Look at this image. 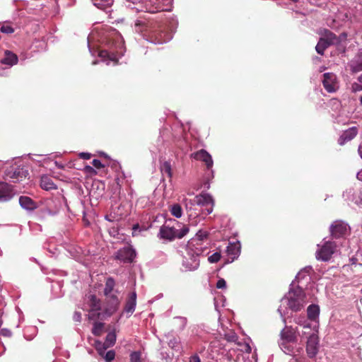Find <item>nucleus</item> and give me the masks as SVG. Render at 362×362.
<instances>
[{"label":"nucleus","mask_w":362,"mask_h":362,"mask_svg":"<svg viewBox=\"0 0 362 362\" xmlns=\"http://www.w3.org/2000/svg\"><path fill=\"white\" fill-rule=\"evenodd\" d=\"M88 47L91 55L96 53L101 60L109 65L110 62L117 64L125 52L124 40L115 28L105 27L101 31L93 30L88 37Z\"/></svg>","instance_id":"obj_1"},{"label":"nucleus","mask_w":362,"mask_h":362,"mask_svg":"<svg viewBox=\"0 0 362 362\" xmlns=\"http://www.w3.org/2000/svg\"><path fill=\"white\" fill-rule=\"evenodd\" d=\"M135 4L134 7L139 11H143L145 14L139 16L134 22V30L145 36L153 34L158 27L157 23L150 17L148 13H156L163 11H169L173 0H127Z\"/></svg>","instance_id":"obj_2"},{"label":"nucleus","mask_w":362,"mask_h":362,"mask_svg":"<svg viewBox=\"0 0 362 362\" xmlns=\"http://www.w3.org/2000/svg\"><path fill=\"white\" fill-rule=\"evenodd\" d=\"M208 232L199 230L194 238L186 245V253L183 257L182 266L186 271H194L199 266V257L204 255L206 247L203 240L208 236Z\"/></svg>","instance_id":"obj_3"},{"label":"nucleus","mask_w":362,"mask_h":362,"mask_svg":"<svg viewBox=\"0 0 362 362\" xmlns=\"http://www.w3.org/2000/svg\"><path fill=\"white\" fill-rule=\"evenodd\" d=\"M284 300H286L288 308L295 312L300 310L309 301L302 286H296L294 281L291 284L289 291L282 301Z\"/></svg>","instance_id":"obj_4"},{"label":"nucleus","mask_w":362,"mask_h":362,"mask_svg":"<svg viewBox=\"0 0 362 362\" xmlns=\"http://www.w3.org/2000/svg\"><path fill=\"white\" fill-rule=\"evenodd\" d=\"M337 251V245L334 241L326 240L325 238L322 244L317 245L315 257L317 260L327 262Z\"/></svg>","instance_id":"obj_5"},{"label":"nucleus","mask_w":362,"mask_h":362,"mask_svg":"<svg viewBox=\"0 0 362 362\" xmlns=\"http://www.w3.org/2000/svg\"><path fill=\"white\" fill-rule=\"evenodd\" d=\"M329 231L332 238H343L349 235L350 227L346 222L337 220L331 224Z\"/></svg>","instance_id":"obj_6"},{"label":"nucleus","mask_w":362,"mask_h":362,"mask_svg":"<svg viewBox=\"0 0 362 362\" xmlns=\"http://www.w3.org/2000/svg\"><path fill=\"white\" fill-rule=\"evenodd\" d=\"M197 206H206L203 214L206 216L212 213L214 206V200L211 194L202 193L194 197V201Z\"/></svg>","instance_id":"obj_7"},{"label":"nucleus","mask_w":362,"mask_h":362,"mask_svg":"<svg viewBox=\"0 0 362 362\" xmlns=\"http://www.w3.org/2000/svg\"><path fill=\"white\" fill-rule=\"evenodd\" d=\"M28 174L27 169L20 166L11 168L5 173L6 179L12 182H20L24 180Z\"/></svg>","instance_id":"obj_8"},{"label":"nucleus","mask_w":362,"mask_h":362,"mask_svg":"<svg viewBox=\"0 0 362 362\" xmlns=\"http://www.w3.org/2000/svg\"><path fill=\"white\" fill-rule=\"evenodd\" d=\"M303 334H308V340L306 344V352L310 358H314L319 348V340L317 335L314 331L307 332L304 331Z\"/></svg>","instance_id":"obj_9"},{"label":"nucleus","mask_w":362,"mask_h":362,"mask_svg":"<svg viewBox=\"0 0 362 362\" xmlns=\"http://www.w3.org/2000/svg\"><path fill=\"white\" fill-rule=\"evenodd\" d=\"M322 84L328 93H334L339 88L337 78L334 73H325L323 74Z\"/></svg>","instance_id":"obj_10"},{"label":"nucleus","mask_w":362,"mask_h":362,"mask_svg":"<svg viewBox=\"0 0 362 362\" xmlns=\"http://www.w3.org/2000/svg\"><path fill=\"white\" fill-rule=\"evenodd\" d=\"M337 40L336 35L330 32L327 31L326 34V37H321L318 41L315 50L319 54L322 55L324 54V51L329 47L330 45H333Z\"/></svg>","instance_id":"obj_11"},{"label":"nucleus","mask_w":362,"mask_h":362,"mask_svg":"<svg viewBox=\"0 0 362 362\" xmlns=\"http://www.w3.org/2000/svg\"><path fill=\"white\" fill-rule=\"evenodd\" d=\"M135 256L136 252L130 246H125L115 253V259L122 262H132Z\"/></svg>","instance_id":"obj_12"},{"label":"nucleus","mask_w":362,"mask_h":362,"mask_svg":"<svg viewBox=\"0 0 362 362\" xmlns=\"http://www.w3.org/2000/svg\"><path fill=\"white\" fill-rule=\"evenodd\" d=\"M241 252V245L240 241H236L228 243L226 248V252L228 255L227 263H231L235 259H238Z\"/></svg>","instance_id":"obj_13"},{"label":"nucleus","mask_w":362,"mask_h":362,"mask_svg":"<svg viewBox=\"0 0 362 362\" xmlns=\"http://www.w3.org/2000/svg\"><path fill=\"white\" fill-rule=\"evenodd\" d=\"M45 212L51 216L58 213L61 208V202L59 199L48 198L45 201Z\"/></svg>","instance_id":"obj_14"},{"label":"nucleus","mask_w":362,"mask_h":362,"mask_svg":"<svg viewBox=\"0 0 362 362\" xmlns=\"http://www.w3.org/2000/svg\"><path fill=\"white\" fill-rule=\"evenodd\" d=\"M192 156L197 160L204 162L208 170L211 169L214 161L211 156L204 149L199 150L193 153Z\"/></svg>","instance_id":"obj_15"},{"label":"nucleus","mask_w":362,"mask_h":362,"mask_svg":"<svg viewBox=\"0 0 362 362\" xmlns=\"http://www.w3.org/2000/svg\"><path fill=\"white\" fill-rule=\"evenodd\" d=\"M160 238L168 240H173L178 235V230L168 226H163L160 227L158 234Z\"/></svg>","instance_id":"obj_16"},{"label":"nucleus","mask_w":362,"mask_h":362,"mask_svg":"<svg viewBox=\"0 0 362 362\" xmlns=\"http://www.w3.org/2000/svg\"><path fill=\"white\" fill-rule=\"evenodd\" d=\"M13 195V190L9 185L4 182H0V202L9 201Z\"/></svg>","instance_id":"obj_17"},{"label":"nucleus","mask_w":362,"mask_h":362,"mask_svg":"<svg viewBox=\"0 0 362 362\" xmlns=\"http://www.w3.org/2000/svg\"><path fill=\"white\" fill-rule=\"evenodd\" d=\"M358 134V129L356 127H351L345 130L338 139V144L340 146L345 144L346 142L352 140Z\"/></svg>","instance_id":"obj_18"},{"label":"nucleus","mask_w":362,"mask_h":362,"mask_svg":"<svg viewBox=\"0 0 362 362\" xmlns=\"http://www.w3.org/2000/svg\"><path fill=\"white\" fill-rule=\"evenodd\" d=\"M281 339L286 342H294L296 340V330L292 327L285 326L281 331Z\"/></svg>","instance_id":"obj_19"},{"label":"nucleus","mask_w":362,"mask_h":362,"mask_svg":"<svg viewBox=\"0 0 362 362\" xmlns=\"http://www.w3.org/2000/svg\"><path fill=\"white\" fill-rule=\"evenodd\" d=\"M18 62L17 55L9 50L5 51L4 57L1 59L0 62L8 68H11L16 64Z\"/></svg>","instance_id":"obj_20"},{"label":"nucleus","mask_w":362,"mask_h":362,"mask_svg":"<svg viewBox=\"0 0 362 362\" xmlns=\"http://www.w3.org/2000/svg\"><path fill=\"white\" fill-rule=\"evenodd\" d=\"M136 305V293L135 291L131 293L126 302L124 312L129 314L130 316L135 310Z\"/></svg>","instance_id":"obj_21"},{"label":"nucleus","mask_w":362,"mask_h":362,"mask_svg":"<svg viewBox=\"0 0 362 362\" xmlns=\"http://www.w3.org/2000/svg\"><path fill=\"white\" fill-rule=\"evenodd\" d=\"M19 204L23 209L27 211H33L37 208L36 203L31 198L26 196L19 197Z\"/></svg>","instance_id":"obj_22"},{"label":"nucleus","mask_w":362,"mask_h":362,"mask_svg":"<svg viewBox=\"0 0 362 362\" xmlns=\"http://www.w3.org/2000/svg\"><path fill=\"white\" fill-rule=\"evenodd\" d=\"M88 303L90 307V313L96 312L99 315V311L101 310V302L95 295H90Z\"/></svg>","instance_id":"obj_23"},{"label":"nucleus","mask_w":362,"mask_h":362,"mask_svg":"<svg viewBox=\"0 0 362 362\" xmlns=\"http://www.w3.org/2000/svg\"><path fill=\"white\" fill-rule=\"evenodd\" d=\"M349 65L352 72L357 73L362 71V52L350 62Z\"/></svg>","instance_id":"obj_24"},{"label":"nucleus","mask_w":362,"mask_h":362,"mask_svg":"<svg viewBox=\"0 0 362 362\" xmlns=\"http://www.w3.org/2000/svg\"><path fill=\"white\" fill-rule=\"evenodd\" d=\"M40 187L42 189L47 191L57 189V186L54 183L52 179L47 175H43L41 177Z\"/></svg>","instance_id":"obj_25"},{"label":"nucleus","mask_w":362,"mask_h":362,"mask_svg":"<svg viewBox=\"0 0 362 362\" xmlns=\"http://www.w3.org/2000/svg\"><path fill=\"white\" fill-rule=\"evenodd\" d=\"M307 315L309 320L316 321L319 318L320 307L316 304L310 305L307 309Z\"/></svg>","instance_id":"obj_26"},{"label":"nucleus","mask_w":362,"mask_h":362,"mask_svg":"<svg viewBox=\"0 0 362 362\" xmlns=\"http://www.w3.org/2000/svg\"><path fill=\"white\" fill-rule=\"evenodd\" d=\"M94 6L97 8L107 11V9L110 8L113 4V0H92Z\"/></svg>","instance_id":"obj_27"},{"label":"nucleus","mask_w":362,"mask_h":362,"mask_svg":"<svg viewBox=\"0 0 362 362\" xmlns=\"http://www.w3.org/2000/svg\"><path fill=\"white\" fill-rule=\"evenodd\" d=\"M120 301L115 303L113 300H107V307L105 308V313L108 315H112L118 310Z\"/></svg>","instance_id":"obj_28"},{"label":"nucleus","mask_w":362,"mask_h":362,"mask_svg":"<svg viewBox=\"0 0 362 362\" xmlns=\"http://www.w3.org/2000/svg\"><path fill=\"white\" fill-rule=\"evenodd\" d=\"M115 286V281L112 277H108L106 279L105 288H104V295L109 296L110 293L115 291L114 290Z\"/></svg>","instance_id":"obj_29"},{"label":"nucleus","mask_w":362,"mask_h":362,"mask_svg":"<svg viewBox=\"0 0 362 362\" xmlns=\"http://www.w3.org/2000/svg\"><path fill=\"white\" fill-rule=\"evenodd\" d=\"M37 328L35 326L28 327L24 331V338L28 341H31L36 336Z\"/></svg>","instance_id":"obj_30"},{"label":"nucleus","mask_w":362,"mask_h":362,"mask_svg":"<svg viewBox=\"0 0 362 362\" xmlns=\"http://www.w3.org/2000/svg\"><path fill=\"white\" fill-rule=\"evenodd\" d=\"M165 337L167 338L170 337V339H169V340L168 341V346L174 350H178V349L180 347V340L177 338H176L175 337H173L170 333L166 334Z\"/></svg>","instance_id":"obj_31"},{"label":"nucleus","mask_w":362,"mask_h":362,"mask_svg":"<svg viewBox=\"0 0 362 362\" xmlns=\"http://www.w3.org/2000/svg\"><path fill=\"white\" fill-rule=\"evenodd\" d=\"M95 347L100 356H103L106 349L109 348V346L105 342H101L98 340L95 341Z\"/></svg>","instance_id":"obj_32"},{"label":"nucleus","mask_w":362,"mask_h":362,"mask_svg":"<svg viewBox=\"0 0 362 362\" xmlns=\"http://www.w3.org/2000/svg\"><path fill=\"white\" fill-rule=\"evenodd\" d=\"M160 170L163 174L167 175L169 177H171L173 175L171 165L170 162L165 161L160 166Z\"/></svg>","instance_id":"obj_33"},{"label":"nucleus","mask_w":362,"mask_h":362,"mask_svg":"<svg viewBox=\"0 0 362 362\" xmlns=\"http://www.w3.org/2000/svg\"><path fill=\"white\" fill-rule=\"evenodd\" d=\"M116 341V334L114 332H109L105 338V343L109 346H112Z\"/></svg>","instance_id":"obj_34"},{"label":"nucleus","mask_w":362,"mask_h":362,"mask_svg":"<svg viewBox=\"0 0 362 362\" xmlns=\"http://www.w3.org/2000/svg\"><path fill=\"white\" fill-rule=\"evenodd\" d=\"M170 212L176 218H180L182 215V209L179 204H174L171 206Z\"/></svg>","instance_id":"obj_35"},{"label":"nucleus","mask_w":362,"mask_h":362,"mask_svg":"<svg viewBox=\"0 0 362 362\" xmlns=\"http://www.w3.org/2000/svg\"><path fill=\"white\" fill-rule=\"evenodd\" d=\"M104 324L103 322H95L92 329V333L95 336H100L102 333Z\"/></svg>","instance_id":"obj_36"},{"label":"nucleus","mask_w":362,"mask_h":362,"mask_svg":"<svg viewBox=\"0 0 362 362\" xmlns=\"http://www.w3.org/2000/svg\"><path fill=\"white\" fill-rule=\"evenodd\" d=\"M296 322L300 326L303 327L305 329H309L308 332H312L311 326L310 322H308L304 317L303 318H298L296 320Z\"/></svg>","instance_id":"obj_37"},{"label":"nucleus","mask_w":362,"mask_h":362,"mask_svg":"<svg viewBox=\"0 0 362 362\" xmlns=\"http://www.w3.org/2000/svg\"><path fill=\"white\" fill-rule=\"evenodd\" d=\"M194 201V197L193 199H185L184 202L185 205V208L187 211L193 210V207L197 205V203Z\"/></svg>","instance_id":"obj_38"},{"label":"nucleus","mask_w":362,"mask_h":362,"mask_svg":"<svg viewBox=\"0 0 362 362\" xmlns=\"http://www.w3.org/2000/svg\"><path fill=\"white\" fill-rule=\"evenodd\" d=\"M106 362H111L115 359V352L113 350H110L107 352L105 353L103 356Z\"/></svg>","instance_id":"obj_39"},{"label":"nucleus","mask_w":362,"mask_h":362,"mask_svg":"<svg viewBox=\"0 0 362 362\" xmlns=\"http://www.w3.org/2000/svg\"><path fill=\"white\" fill-rule=\"evenodd\" d=\"M221 257V253L216 252L208 257V261L210 263H216L220 260Z\"/></svg>","instance_id":"obj_40"},{"label":"nucleus","mask_w":362,"mask_h":362,"mask_svg":"<svg viewBox=\"0 0 362 362\" xmlns=\"http://www.w3.org/2000/svg\"><path fill=\"white\" fill-rule=\"evenodd\" d=\"M312 271V267H306L305 268H303V269H301L296 276V279H299L300 278V276H302V274H306V276L308 277H309V275H310V273Z\"/></svg>","instance_id":"obj_41"},{"label":"nucleus","mask_w":362,"mask_h":362,"mask_svg":"<svg viewBox=\"0 0 362 362\" xmlns=\"http://www.w3.org/2000/svg\"><path fill=\"white\" fill-rule=\"evenodd\" d=\"M312 271V267H306L305 268H303V269H301L296 276V279H299L300 278V276H302V274H306V276L308 277H309V275H310V273Z\"/></svg>","instance_id":"obj_42"},{"label":"nucleus","mask_w":362,"mask_h":362,"mask_svg":"<svg viewBox=\"0 0 362 362\" xmlns=\"http://www.w3.org/2000/svg\"><path fill=\"white\" fill-rule=\"evenodd\" d=\"M130 362H141V353L139 351L132 352L130 354Z\"/></svg>","instance_id":"obj_43"},{"label":"nucleus","mask_w":362,"mask_h":362,"mask_svg":"<svg viewBox=\"0 0 362 362\" xmlns=\"http://www.w3.org/2000/svg\"><path fill=\"white\" fill-rule=\"evenodd\" d=\"M286 343L287 342H286L285 341L284 342H281L280 344V347L284 353L287 354H291L292 349L291 348V346L287 344Z\"/></svg>","instance_id":"obj_44"},{"label":"nucleus","mask_w":362,"mask_h":362,"mask_svg":"<svg viewBox=\"0 0 362 362\" xmlns=\"http://www.w3.org/2000/svg\"><path fill=\"white\" fill-rule=\"evenodd\" d=\"M11 68H8L7 66L4 65L0 62V76H7L9 73Z\"/></svg>","instance_id":"obj_45"},{"label":"nucleus","mask_w":362,"mask_h":362,"mask_svg":"<svg viewBox=\"0 0 362 362\" xmlns=\"http://www.w3.org/2000/svg\"><path fill=\"white\" fill-rule=\"evenodd\" d=\"M118 293L117 291H113L110 293L109 296H105L107 298V300H113L115 303H117V301H120L118 298L117 293Z\"/></svg>","instance_id":"obj_46"},{"label":"nucleus","mask_w":362,"mask_h":362,"mask_svg":"<svg viewBox=\"0 0 362 362\" xmlns=\"http://www.w3.org/2000/svg\"><path fill=\"white\" fill-rule=\"evenodd\" d=\"M175 319L180 323V329H183L187 325V318L184 317H176Z\"/></svg>","instance_id":"obj_47"},{"label":"nucleus","mask_w":362,"mask_h":362,"mask_svg":"<svg viewBox=\"0 0 362 362\" xmlns=\"http://www.w3.org/2000/svg\"><path fill=\"white\" fill-rule=\"evenodd\" d=\"M1 32L6 34H11L14 32V29L9 25H2L0 29Z\"/></svg>","instance_id":"obj_48"},{"label":"nucleus","mask_w":362,"mask_h":362,"mask_svg":"<svg viewBox=\"0 0 362 362\" xmlns=\"http://www.w3.org/2000/svg\"><path fill=\"white\" fill-rule=\"evenodd\" d=\"M216 287L218 288H226V281L223 279H220L218 280L216 283Z\"/></svg>","instance_id":"obj_49"},{"label":"nucleus","mask_w":362,"mask_h":362,"mask_svg":"<svg viewBox=\"0 0 362 362\" xmlns=\"http://www.w3.org/2000/svg\"><path fill=\"white\" fill-rule=\"evenodd\" d=\"M92 164L93 165L98 168V169H100V168H102L104 167V165L102 163V162L98 160V159H93V161H92Z\"/></svg>","instance_id":"obj_50"},{"label":"nucleus","mask_w":362,"mask_h":362,"mask_svg":"<svg viewBox=\"0 0 362 362\" xmlns=\"http://www.w3.org/2000/svg\"><path fill=\"white\" fill-rule=\"evenodd\" d=\"M0 334L4 337H9L12 335V332L8 329L3 328L0 330Z\"/></svg>","instance_id":"obj_51"},{"label":"nucleus","mask_w":362,"mask_h":362,"mask_svg":"<svg viewBox=\"0 0 362 362\" xmlns=\"http://www.w3.org/2000/svg\"><path fill=\"white\" fill-rule=\"evenodd\" d=\"M189 231V229L186 227L182 228L180 231L178 230V235L177 238H181L185 236Z\"/></svg>","instance_id":"obj_52"},{"label":"nucleus","mask_w":362,"mask_h":362,"mask_svg":"<svg viewBox=\"0 0 362 362\" xmlns=\"http://www.w3.org/2000/svg\"><path fill=\"white\" fill-rule=\"evenodd\" d=\"M362 90V84H358L356 83H354L352 84V91L353 92H357V91H361Z\"/></svg>","instance_id":"obj_53"},{"label":"nucleus","mask_w":362,"mask_h":362,"mask_svg":"<svg viewBox=\"0 0 362 362\" xmlns=\"http://www.w3.org/2000/svg\"><path fill=\"white\" fill-rule=\"evenodd\" d=\"M132 230H133L132 231V235H136L137 233L140 232L141 230V228H140L139 224H135L132 227Z\"/></svg>","instance_id":"obj_54"},{"label":"nucleus","mask_w":362,"mask_h":362,"mask_svg":"<svg viewBox=\"0 0 362 362\" xmlns=\"http://www.w3.org/2000/svg\"><path fill=\"white\" fill-rule=\"evenodd\" d=\"M73 319L76 322H81V313L76 311L74 313Z\"/></svg>","instance_id":"obj_55"},{"label":"nucleus","mask_w":362,"mask_h":362,"mask_svg":"<svg viewBox=\"0 0 362 362\" xmlns=\"http://www.w3.org/2000/svg\"><path fill=\"white\" fill-rule=\"evenodd\" d=\"M79 156H80V158H81L83 159L88 160L90 158L91 154L90 153H87V152H82L79 154Z\"/></svg>","instance_id":"obj_56"},{"label":"nucleus","mask_w":362,"mask_h":362,"mask_svg":"<svg viewBox=\"0 0 362 362\" xmlns=\"http://www.w3.org/2000/svg\"><path fill=\"white\" fill-rule=\"evenodd\" d=\"M244 362H257V356L253 354L252 356V359L246 358V356L243 357Z\"/></svg>","instance_id":"obj_57"},{"label":"nucleus","mask_w":362,"mask_h":362,"mask_svg":"<svg viewBox=\"0 0 362 362\" xmlns=\"http://www.w3.org/2000/svg\"><path fill=\"white\" fill-rule=\"evenodd\" d=\"M238 339V337L235 333H231L230 334L227 335V339L230 341H235Z\"/></svg>","instance_id":"obj_58"},{"label":"nucleus","mask_w":362,"mask_h":362,"mask_svg":"<svg viewBox=\"0 0 362 362\" xmlns=\"http://www.w3.org/2000/svg\"><path fill=\"white\" fill-rule=\"evenodd\" d=\"M189 362H201L200 358L197 354H194L189 358Z\"/></svg>","instance_id":"obj_59"},{"label":"nucleus","mask_w":362,"mask_h":362,"mask_svg":"<svg viewBox=\"0 0 362 362\" xmlns=\"http://www.w3.org/2000/svg\"><path fill=\"white\" fill-rule=\"evenodd\" d=\"M306 279L307 281H310V277H308L306 276V274H302V276H300V278L299 279H296V278L295 279V281H293L294 282L296 281H298V283H300V281L303 280V279Z\"/></svg>","instance_id":"obj_60"},{"label":"nucleus","mask_w":362,"mask_h":362,"mask_svg":"<svg viewBox=\"0 0 362 362\" xmlns=\"http://www.w3.org/2000/svg\"><path fill=\"white\" fill-rule=\"evenodd\" d=\"M85 170H86V172H87V173H96V172H95V170H94V168H93V167L90 166V165H86V166L85 167Z\"/></svg>","instance_id":"obj_61"},{"label":"nucleus","mask_w":362,"mask_h":362,"mask_svg":"<svg viewBox=\"0 0 362 362\" xmlns=\"http://www.w3.org/2000/svg\"><path fill=\"white\" fill-rule=\"evenodd\" d=\"M245 354H249L251 353V351H252V349L250 347V346L248 344H246L245 345Z\"/></svg>","instance_id":"obj_62"},{"label":"nucleus","mask_w":362,"mask_h":362,"mask_svg":"<svg viewBox=\"0 0 362 362\" xmlns=\"http://www.w3.org/2000/svg\"><path fill=\"white\" fill-rule=\"evenodd\" d=\"M356 177L358 180L362 181V169L357 173Z\"/></svg>","instance_id":"obj_63"},{"label":"nucleus","mask_w":362,"mask_h":362,"mask_svg":"<svg viewBox=\"0 0 362 362\" xmlns=\"http://www.w3.org/2000/svg\"><path fill=\"white\" fill-rule=\"evenodd\" d=\"M289 362H300L298 358H297L296 357H291V358L290 359Z\"/></svg>","instance_id":"obj_64"}]
</instances>
